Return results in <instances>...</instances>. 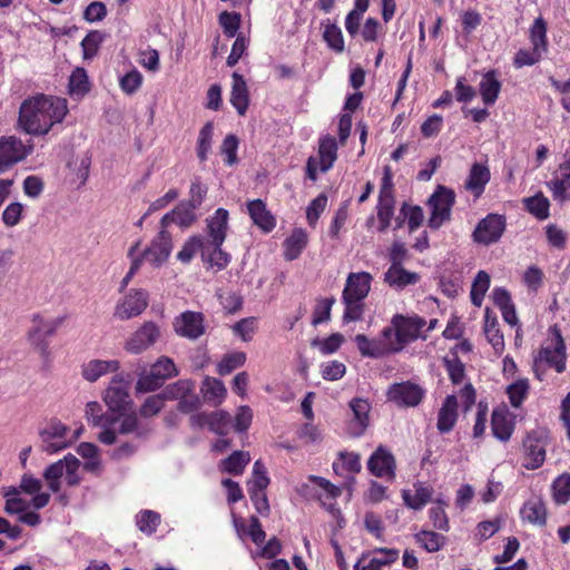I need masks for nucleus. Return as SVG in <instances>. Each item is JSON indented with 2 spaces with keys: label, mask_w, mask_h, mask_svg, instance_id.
I'll use <instances>...</instances> for the list:
<instances>
[{
  "label": "nucleus",
  "mask_w": 570,
  "mask_h": 570,
  "mask_svg": "<svg viewBox=\"0 0 570 570\" xmlns=\"http://www.w3.org/2000/svg\"><path fill=\"white\" fill-rule=\"evenodd\" d=\"M68 112L67 100L59 97L37 95L26 99L19 110L18 124L26 134L46 135L60 124Z\"/></svg>",
  "instance_id": "nucleus-1"
},
{
  "label": "nucleus",
  "mask_w": 570,
  "mask_h": 570,
  "mask_svg": "<svg viewBox=\"0 0 570 570\" xmlns=\"http://www.w3.org/2000/svg\"><path fill=\"white\" fill-rule=\"evenodd\" d=\"M104 401L109 411L118 414L117 431L121 435L134 434L136 439L145 440L153 431L149 422L138 419L137 412L127 413L132 404L129 394V383L122 375H115L105 391Z\"/></svg>",
  "instance_id": "nucleus-2"
},
{
  "label": "nucleus",
  "mask_w": 570,
  "mask_h": 570,
  "mask_svg": "<svg viewBox=\"0 0 570 570\" xmlns=\"http://www.w3.org/2000/svg\"><path fill=\"white\" fill-rule=\"evenodd\" d=\"M454 199L455 195L451 189L443 186L436 188L429 199V206L431 207L430 228L438 229L444 222L450 220Z\"/></svg>",
  "instance_id": "nucleus-3"
},
{
  "label": "nucleus",
  "mask_w": 570,
  "mask_h": 570,
  "mask_svg": "<svg viewBox=\"0 0 570 570\" xmlns=\"http://www.w3.org/2000/svg\"><path fill=\"white\" fill-rule=\"evenodd\" d=\"M86 417L94 426L102 428V431L98 434V440L106 444L111 445L117 441V428H114L118 423L119 417L114 415L104 414L101 412V405L96 402H88L86 405Z\"/></svg>",
  "instance_id": "nucleus-4"
},
{
  "label": "nucleus",
  "mask_w": 570,
  "mask_h": 570,
  "mask_svg": "<svg viewBox=\"0 0 570 570\" xmlns=\"http://www.w3.org/2000/svg\"><path fill=\"white\" fill-rule=\"evenodd\" d=\"M161 336L160 327L155 322H145L126 341L125 350L130 354H141L155 345Z\"/></svg>",
  "instance_id": "nucleus-5"
},
{
  "label": "nucleus",
  "mask_w": 570,
  "mask_h": 570,
  "mask_svg": "<svg viewBox=\"0 0 570 570\" xmlns=\"http://www.w3.org/2000/svg\"><path fill=\"white\" fill-rule=\"evenodd\" d=\"M504 230V216L498 214H489L478 223L472 234V238L473 242L488 246L497 243L501 238Z\"/></svg>",
  "instance_id": "nucleus-6"
},
{
  "label": "nucleus",
  "mask_w": 570,
  "mask_h": 570,
  "mask_svg": "<svg viewBox=\"0 0 570 570\" xmlns=\"http://www.w3.org/2000/svg\"><path fill=\"white\" fill-rule=\"evenodd\" d=\"M166 229L160 227L157 236L138 257L141 262L146 261L151 266L159 267L168 259L173 249V242L170 234Z\"/></svg>",
  "instance_id": "nucleus-7"
},
{
  "label": "nucleus",
  "mask_w": 570,
  "mask_h": 570,
  "mask_svg": "<svg viewBox=\"0 0 570 570\" xmlns=\"http://www.w3.org/2000/svg\"><path fill=\"white\" fill-rule=\"evenodd\" d=\"M424 394L425 391L419 384L410 381L394 383L387 390L389 401L397 406L406 407L417 406L422 402Z\"/></svg>",
  "instance_id": "nucleus-8"
},
{
  "label": "nucleus",
  "mask_w": 570,
  "mask_h": 570,
  "mask_svg": "<svg viewBox=\"0 0 570 570\" xmlns=\"http://www.w3.org/2000/svg\"><path fill=\"white\" fill-rule=\"evenodd\" d=\"M205 318L199 312L186 311L175 317L173 327L177 335L195 341L205 333Z\"/></svg>",
  "instance_id": "nucleus-9"
},
{
  "label": "nucleus",
  "mask_w": 570,
  "mask_h": 570,
  "mask_svg": "<svg viewBox=\"0 0 570 570\" xmlns=\"http://www.w3.org/2000/svg\"><path fill=\"white\" fill-rule=\"evenodd\" d=\"M554 334V341L551 346H542L537 355L548 367H553L558 373L566 370V344L560 330L554 326L551 328Z\"/></svg>",
  "instance_id": "nucleus-10"
},
{
  "label": "nucleus",
  "mask_w": 570,
  "mask_h": 570,
  "mask_svg": "<svg viewBox=\"0 0 570 570\" xmlns=\"http://www.w3.org/2000/svg\"><path fill=\"white\" fill-rule=\"evenodd\" d=\"M547 441L541 432H531L523 441L524 460L523 466L527 470L540 468L546 460Z\"/></svg>",
  "instance_id": "nucleus-11"
},
{
  "label": "nucleus",
  "mask_w": 570,
  "mask_h": 570,
  "mask_svg": "<svg viewBox=\"0 0 570 570\" xmlns=\"http://www.w3.org/2000/svg\"><path fill=\"white\" fill-rule=\"evenodd\" d=\"M148 305V293L144 289L130 291L116 305L115 317L129 320L140 315Z\"/></svg>",
  "instance_id": "nucleus-12"
},
{
  "label": "nucleus",
  "mask_w": 570,
  "mask_h": 570,
  "mask_svg": "<svg viewBox=\"0 0 570 570\" xmlns=\"http://www.w3.org/2000/svg\"><path fill=\"white\" fill-rule=\"evenodd\" d=\"M63 317L43 320L41 316H33V326L29 331L30 342L42 353L48 351L47 337L52 336L63 323Z\"/></svg>",
  "instance_id": "nucleus-13"
},
{
  "label": "nucleus",
  "mask_w": 570,
  "mask_h": 570,
  "mask_svg": "<svg viewBox=\"0 0 570 570\" xmlns=\"http://www.w3.org/2000/svg\"><path fill=\"white\" fill-rule=\"evenodd\" d=\"M30 151L31 148H27L19 138L2 137L0 139V173L23 160Z\"/></svg>",
  "instance_id": "nucleus-14"
},
{
  "label": "nucleus",
  "mask_w": 570,
  "mask_h": 570,
  "mask_svg": "<svg viewBox=\"0 0 570 570\" xmlns=\"http://www.w3.org/2000/svg\"><path fill=\"white\" fill-rule=\"evenodd\" d=\"M425 321L419 316H404L396 314L392 317V325L395 327L396 336L400 338L397 345L404 346L415 341L425 326Z\"/></svg>",
  "instance_id": "nucleus-15"
},
{
  "label": "nucleus",
  "mask_w": 570,
  "mask_h": 570,
  "mask_svg": "<svg viewBox=\"0 0 570 570\" xmlns=\"http://www.w3.org/2000/svg\"><path fill=\"white\" fill-rule=\"evenodd\" d=\"M68 428L60 421H50L39 433L43 443V450L48 453H57L68 446L63 440L67 435Z\"/></svg>",
  "instance_id": "nucleus-16"
},
{
  "label": "nucleus",
  "mask_w": 570,
  "mask_h": 570,
  "mask_svg": "<svg viewBox=\"0 0 570 570\" xmlns=\"http://www.w3.org/2000/svg\"><path fill=\"white\" fill-rule=\"evenodd\" d=\"M367 468L377 478L393 479L395 476L394 455L387 449L379 446L370 456Z\"/></svg>",
  "instance_id": "nucleus-17"
},
{
  "label": "nucleus",
  "mask_w": 570,
  "mask_h": 570,
  "mask_svg": "<svg viewBox=\"0 0 570 570\" xmlns=\"http://www.w3.org/2000/svg\"><path fill=\"white\" fill-rule=\"evenodd\" d=\"M372 279V275L367 272L350 273L342 293V299L364 301L370 293Z\"/></svg>",
  "instance_id": "nucleus-18"
},
{
  "label": "nucleus",
  "mask_w": 570,
  "mask_h": 570,
  "mask_svg": "<svg viewBox=\"0 0 570 570\" xmlns=\"http://www.w3.org/2000/svg\"><path fill=\"white\" fill-rule=\"evenodd\" d=\"M196 210V207H191L188 203L181 202L171 212L163 216L160 227L167 228L171 223L184 228L189 227L197 219Z\"/></svg>",
  "instance_id": "nucleus-19"
},
{
  "label": "nucleus",
  "mask_w": 570,
  "mask_h": 570,
  "mask_svg": "<svg viewBox=\"0 0 570 570\" xmlns=\"http://www.w3.org/2000/svg\"><path fill=\"white\" fill-rule=\"evenodd\" d=\"M229 214L225 208H217L213 216L207 218V235L210 243L223 245L228 230Z\"/></svg>",
  "instance_id": "nucleus-20"
},
{
  "label": "nucleus",
  "mask_w": 570,
  "mask_h": 570,
  "mask_svg": "<svg viewBox=\"0 0 570 570\" xmlns=\"http://www.w3.org/2000/svg\"><path fill=\"white\" fill-rule=\"evenodd\" d=\"M413 489L414 493H412V490H402V499L407 508L419 511L422 510L426 503L433 501L432 495L434 490L432 487L417 481L413 484Z\"/></svg>",
  "instance_id": "nucleus-21"
},
{
  "label": "nucleus",
  "mask_w": 570,
  "mask_h": 570,
  "mask_svg": "<svg viewBox=\"0 0 570 570\" xmlns=\"http://www.w3.org/2000/svg\"><path fill=\"white\" fill-rule=\"evenodd\" d=\"M120 363L117 360H91L81 367L82 377L88 382H96L101 376L118 371Z\"/></svg>",
  "instance_id": "nucleus-22"
},
{
  "label": "nucleus",
  "mask_w": 570,
  "mask_h": 570,
  "mask_svg": "<svg viewBox=\"0 0 570 570\" xmlns=\"http://www.w3.org/2000/svg\"><path fill=\"white\" fill-rule=\"evenodd\" d=\"M491 429L498 440L502 442L510 440L514 430V422L508 410L495 409L492 412Z\"/></svg>",
  "instance_id": "nucleus-23"
},
{
  "label": "nucleus",
  "mask_w": 570,
  "mask_h": 570,
  "mask_svg": "<svg viewBox=\"0 0 570 570\" xmlns=\"http://www.w3.org/2000/svg\"><path fill=\"white\" fill-rule=\"evenodd\" d=\"M419 281L417 273L406 271L403 266H390L384 274V282L397 291L404 289L409 285H415Z\"/></svg>",
  "instance_id": "nucleus-24"
},
{
  "label": "nucleus",
  "mask_w": 570,
  "mask_h": 570,
  "mask_svg": "<svg viewBox=\"0 0 570 570\" xmlns=\"http://www.w3.org/2000/svg\"><path fill=\"white\" fill-rule=\"evenodd\" d=\"M483 332L488 342L492 345L495 354L501 355L505 346L503 334L499 328L497 316L489 308H487L484 312Z\"/></svg>",
  "instance_id": "nucleus-25"
},
{
  "label": "nucleus",
  "mask_w": 570,
  "mask_h": 570,
  "mask_svg": "<svg viewBox=\"0 0 570 570\" xmlns=\"http://www.w3.org/2000/svg\"><path fill=\"white\" fill-rule=\"evenodd\" d=\"M42 489V483L39 479L23 474L20 480L19 490L23 491L27 494L33 495L31 503L35 509L45 508L50 501V494L40 492Z\"/></svg>",
  "instance_id": "nucleus-26"
},
{
  "label": "nucleus",
  "mask_w": 570,
  "mask_h": 570,
  "mask_svg": "<svg viewBox=\"0 0 570 570\" xmlns=\"http://www.w3.org/2000/svg\"><path fill=\"white\" fill-rule=\"evenodd\" d=\"M521 519L533 525L542 527L547 523L546 504L540 498H531L524 502L521 511Z\"/></svg>",
  "instance_id": "nucleus-27"
},
{
  "label": "nucleus",
  "mask_w": 570,
  "mask_h": 570,
  "mask_svg": "<svg viewBox=\"0 0 570 570\" xmlns=\"http://www.w3.org/2000/svg\"><path fill=\"white\" fill-rule=\"evenodd\" d=\"M230 104L238 115L244 116L246 114L249 104L248 89L244 77L237 72L233 73Z\"/></svg>",
  "instance_id": "nucleus-28"
},
{
  "label": "nucleus",
  "mask_w": 570,
  "mask_h": 570,
  "mask_svg": "<svg viewBox=\"0 0 570 570\" xmlns=\"http://www.w3.org/2000/svg\"><path fill=\"white\" fill-rule=\"evenodd\" d=\"M247 209L254 224L265 233L271 232L275 227L276 220L274 216L271 214V212L267 210L266 205L263 200L255 199L249 202L247 205Z\"/></svg>",
  "instance_id": "nucleus-29"
},
{
  "label": "nucleus",
  "mask_w": 570,
  "mask_h": 570,
  "mask_svg": "<svg viewBox=\"0 0 570 570\" xmlns=\"http://www.w3.org/2000/svg\"><path fill=\"white\" fill-rule=\"evenodd\" d=\"M490 170L485 165L475 163L470 169L464 187L475 197H479L484 191V188L490 180Z\"/></svg>",
  "instance_id": "nucleus-30"
},
{
  "label": "nucleus",
  "mask_w": 570,
  "mask_h": 570,
  "mask_svg": "<svg viewBox=\"0 0 570 570\" xmlns=\"http://www.w3.org/2000/svg\"><path fill=\"white\" fill-rule=\"evenodd\" d=\"M223 245L216 243L206 242V246L202 253V259L208 264V267L215 268L216 271L225 269L230 263V255L223 250Z\"/></svg>",
  "instance_id": "nucleus-31"
},
{
  "label": "nucleus",
  "mask_w": 570,
  "mask_h": 570,
  "mask_svg": "<svg viewBox=\"0 0 570 570\" xmlns=\"http://www.w3.org/2000/svg\"><path fill=\"white\" fill-rule=\"evenodd\" d=\"M458 399L455 395H448L438 414V430L441 433L450 432L458 419Z\"/></svg>",
  "instance_id": "nucleus-32"
},
{
  "label": "nucleus",
  "mask_w": 570,
  "mask_h": 570,
  "mask_svg": "<svg viewBox=\"0 0 570 570\" xmlns=\"http://www.w3.org/2000/svg\"><path fill=\"white\" fill-rule=\"evenodd\" d=\"M350 406L354 414V421L351 423L352 433L356 436L363 434L368 425L370 403L363 399H353Z\"/></svg>",
  "instance_id": "nucleus-33"
},
{
  "label": "nucleus",
  "mask_w": 570,
  "mask_h": 570,
  "mask_svg": "<svg viewBox=\"0 0 570 570\" xmlns=\"http://www.w3.org/2000/svg\"><path fill=\"white\" fill-rule=\"evenodd\" d=\"M307 245V234L302 228H295L284 240V257L286 261L296 259Z\"/></svg>",
  "instance_id": "nucleus-34"
},
{
  "label": "nucleus",
  "mask_w": 570,
  "mask_h": 570,
  "mask_svg": "<svg viewBox=\"0 0 570 570\" xmlns=\"http://www.w3.org/2000/svg\"><path fill=\"white\" fill-rule=\"evenodd\" d=\"M318 156L321 170L323 173L333 167L337 158V142L333 136H325L320 139Z\"/></svg>",
  "instance_id": "nucleus-35"
},
{
  "label": "nucleus",
  "mask_w": 570,
  "mask_h": 570,
  "mask_svg": "<svg viewBox=\"0 0 570 570\" xmlns=\"http://www.w3.org/2000/svg\"><path fill=\"white\" fill-rule=\"evenodd\" d=\"M71 454L66 455L63 459L50 464L43 472V478L48 482L51 492L57 493L60 491V479L66 474L69 465V458Z\"/></svg>",
  "instance_id": "nucleus-36"
},
{
  "label": "nucleus",
  "mask_w": 570,
  "mask_h": 570,
  "mask_svg": "<svg viewBox=\"0 0 570 570\" xmlns=\"http://www.w3.org/2000/svg\"><path fill=\"white\" fill-rule=\"evenodd\" d=\"M480 95L485 105H493L501 90V82L498 80L495 71H488L480 82Z\"/></svg>",
  "instance_id": "nucleus-37"
},
{
  "label": "nucleus",
  "mask_w": 570,
  "mask_h": 570,
  "mask_svg": "<svg viewBox=\"0 0 570 570\" xmlns=\"http://www.w3.org/2000/svg\"><path fill=\"white\" fill-rule=\"evenodd\" d=\"M249 461L250 456L248 452L234 451L228 458L222 461L220 468L224 472L238 475L243 473Z\"/></svg>",
  "instance_id": "nucleus-38"
},
{
  "label": "nucleus",
  "mask_w": 570,
  "mask_h": 570,
  "mask_svg": "<svg viewBox=\"0 0 570 570\" xmlns=\"http://www.w3.org/2000/svg\"><path fill=\"white\" fill-rule=\"evenodd\" d=\"M202 392L206 401L219 404L225 399L227 390L220 380L206 377L203 383Z\"/></svg>",
  "instance_id": "nucleus-39"
},
{
  "label": "nucleus",
  "mask_w": 570,
  "mask_h": 570,
  "mask_svg": "<svg viewBox=\"0 0 570 570\" xmlns=\"http://www.w3.org/2000/svg\"><path fill=\"white\" fill-rule=\"evenodd\" d=\"M213 136H214V124L212 121H208L199 130V135H198V139H197L196 151H197V157L202 163L207 160L208 154L212 150Z\"/></svg>",
  "instance_id": "nucleus-40"
},
{
  "label": "nucleus",
  "mask_w": 570,
  "mask_h": 570,
  "mask_svg": "<svg viewBox=\"0 0 570 570\" xmlns=\"http://www.w3.org/2000/svg\"><path fill=\"white\" fill-rule=\"evenodd\" d=\"M490 275L485 271L478 272L473 279L470 297L473 305L480 307L483 303L485 293L490 287Z\"/></svg>",
  "instance_id": "nucleus-41"
},
{
  "label": "nucleus",
  "mask_w": 570,
  "mask_h": 570,
  "mask_svg": "<svg viewBox=\"0 0 570 570\" xmlns=\"http://www.w3.org/2000/svg\"><path fill=\"white\" fill-rule=\"evenodd\" d=\"M6 505L4 511L8 514H21L27 511L30 503L20 497V490L14 487H10L4 491Z\"/></svg>",
  "instance_id": "nucleus-42"
},
{
  "label": "nucleus",
  "mask_w": 570,
  "mask_h": 570,
  "mask_svg": "<svg viewBox=\"0 0 570 570\" xmlns=\"http://www.w3.org/2000/svg\"><path fill=\"white\" fill-rule=\"evenodd\" d=\"M355 343L363 356L373 358L385 356L384 347L380 345L377 338L370 340L364 334H357L355 336Z\"/></svg>",
  "instance_id": "nucleus-43"
},
{
  "label": "nucleus",
  "mask_w": 570,
  "mask_h": 570,
  "mask_svg": "<svg viewBox=\"0 0 570 570\" xmlns=\"http://www.w3.org/2000/svg\"><path fill=\"white\" fill-rule=\"evenodd\" d=\"M160 523V514L153 510H141L136 515V525L138 529L147 534L151 535L157 531V528Z\"/></svg>",
  "instance_id": "nucleus-44"
},
{
  "label": "nucleus",
  "mask_w": 570,
  "mask_h": 570,
  "mask_svg": "<svg viewBox=\"0 0 570 570\" xmlns=\"http://www.w3.org/2000/svg\"><path fill=\"white\" fill-rule=\"evenodd\" d=\"M205 246L206 240L202 236H191L185 242L183 248L177 253V259L187 264L194 258L196 253L200 252L202 254Z\"/></svg>",
  "instance_id": "nucleus-45"
},
{
  "label": "nucleus",
  "mask_w": 570,
  "mask_h": 570,
  "mask_svg": "<svg viewBox=\"0 0 570 570\" xmlns=\"http://www.w3.org/2000/svg\"><path fill=\"white\" fill-rule=\"evenodd\" d=\"M195 384L190 380H179L167 385L160 393L164 400H181L188 393L194 392Z\"/></svg>",
  "instance_id": "nucleus-46"
},
{
  "label": "nucleus",
  "mask_w": 570,
  "mask_h": 570,
  "mask_svg": "<svg viewBox=\"0 0 570 570\" xmlns=\"http://www.w3.org/2000/svg\"><path fill=\"white\" fill-rule=\"evenodd\" d=\"M360 455L356 453H340L337 461L333 462V470L336 474H342L344 471L357 473L361 471Z\"/></svg>",
  "instance_id": "nucleus-47"
},
{
  "label": "nucleus",
  "mask_w": 570,
  "mask_h": 570,
  "mask_svg": "<svg viewBox=\"0 0 570 570\" xmlns=\"http://www.w3.org/2000/svg\"><path fill=\"white\" fill-rule=\"evenodd\" d=\"M415 540L426 551L436 552L443 547L445 537L433 531L422 530L415 534Z\"/></svg>",
  "instance_id": "nucleus-48"
},
{
  "label": "nucleus",
  "mask_w": 570,
  "mask_h": 570,
  "mask_svg": "<svg viewBox=\"0 0 570 570\" xmlns=\"http://www.w3.org/2000/svg\"><path fill=\"white\" fill-rule=\"evenodd\" d=\"M433 503H435V505L429 510L430 520L432 521L433 527L441 531H449V519L444 510L448 502L441 498H436L433 500Z\"/></svg>",
  "instance_id": "nucleus-49"
},
{
  "label": "nucleus",
  "mask_w": 570,
  "mask_h": 570,
  "mask_svg": "<svg viewBox=\"0 0 570 570\" xmlns=\"http://www.w3.org/2000/svg\"><path fill=\"white\" fill-rule=\"evenodd\" d=\"M246 362V354L244 352H233L226 354L217 365L219 375H227L236 368L243 366Z\"/></svg>",
  "instance_id": "nucleus-50"
},
{
  "label": "nucleus",
  "mask_w": 570,
  "mask_h": 570,
  "mask_svg": "<svg viewBox=\"0 0 570 570\" xmlns=\"http://www.w3.org/2000/svg\"><path fill=\"white\" fill-rule=\"evenodd\" d=\"M380 345L384 347L385 355L394 354L403 350L400 338L396 336L395 327L391 324L382 330L380 337H377Z\"/></svg>",
  "instance_id": "nucleus-51"
},
{
  "label": "nucleus",
  "mask_w": 570,
  "mask_h": 570,
  "mask_svg": "<svg viewBox=\"0 0 570 570\" xmlns=\"http://www.w3.org/2000/svg\"><path fill=\"white\" fill-rule=\"evenodd\" d=\"M529 393V381L520 379L507 387V394L513 407H519Z\"/></svg>",
  "instance_id": "nucleus-52"
},
{
  "label": "nucleus",
  "mask_w": 570,
  "mask_h": 570,
  "mask_svg": "<svg viewBox=\"0 0 570 570\" xmlns=\"http://www.w3.org/2000/svg\"><path fill=\"white\" fill-rule=\"evenodd\" d=\"M530 40L532 47H535L543 52L547 51L548 40H547V24L544 20L539 17L534 20L531 29H530Z\"/></svg>",
  "instance_id": "nucleus-53"
},
{
  "label": "nucleus",
  "mask_w": 570,
  "mask_h": 570,
  "mask_svg": "<svg viewBox=\"0 0 570 570\" xmlns=\"http://www.w3.org/2000/svg\"><path fill=\"white\" fill-rule=\"evenodd\" d=\"M323 39L327 43V46L336 52L344 51V38L340 27L334 23H328L325 26L323 32Z\"/></svg>",
  "instance_id": "nucleus-54"
},
{
  "label": "nucleus",
  "mask_w": 570,
  "mask_h": 570,
  "mask_svg": "<svg viewBox=\"0 0 570 570\" xmlns=\"http://www.w3.org/2000/svg\"><path fill=\"white\" fill-rule=\"evenodd\" d=\"M165 383L161 375L156 374L151 368L148 373L141 374L136 382V391L139 393L153 392Z\"/></svg>",
  "instance_id": "nucleus-55"
},
{
  "label": "nucleus",
  "mask_w": 570,
  "mask_h": 570,
  "mask_svg": "<svg viewBox=\"0 0 570 570\" xmlns=\"http://www.w3.org/2000/svg\"><path fill=\"white\" fill-rule=\"evenodd\" d=\"M69 91L71 95L83 96L89 91V81L85 69L77 68L69 78Z\"/></svg>",
  "instance_id": "nucleus-56"
},
{
  "label": "nucleus",
  "mask_w": 570,
  "mask_h": 570,
  "mask_svg": "<svg viewBox=\"0 0 570 570\" xmlns=\"http://www.w3.org/2000/svg\"><path fill=\"white\" fill-rule=\"evenodd\" d=\"M238 144H239L238 138L233 134H229L224 138V140L220 145V153L225 157L224 158L225 165L233 166L238 161V158H237Z\"/></svg>",
  "instance_id": "nucleus-57"
},
{
  "label": "nucleus",
  "mask_w": 570,
  "mask_h": 570,
  "mask_svg": "<svg viewBox=\"0 0 570 570\" xmlns=\"http://www.w3.org/2000/svg\"><path fill=\"white\" fill-rule=\"evenodd\" d=\"M544 52L535 47L532 49H520L513 59V65L517 68H522L525 66H533L539 62Z\"/></svg>",
  "instance_id": "nucleus-58"
},
{
  "label": "nucleus",
  "mask_w": 570,
  "mask_h": 570,
  "mask_svg": "<svg viewBox=\"0 0 570 570\" xmlns=\"http://www.w3.org/2000/svg\"><path fill=\"white\" fill-rule=\"evenodd\" d=\"M104 41V35L98 31L94 30L90 31L81 41V48L83 52L85 59H91L94 58L99 49V46Z\"/></svg>",
  "instance_id": "nucleus-59"
},
{
  "label": "nucleus",
  "mask_w": 570,
  "mask_h": 570,
  "mask_svg": "<svg viewBox=\"0 0 570 570\" xmlns=\"http://www.w3.org/2000/svg\"><path fill=\"white\" fill-rule=\"evenodd\" d=\"M164 401L160 393L148 396L139 407L138 417L148 419L157 415L164 407Z\"/></svg>",
  "instance_id": "nucleus-60"
},
{
  "label": "nucleus",
  "mask_w": 570,
  "mask_h": 570,
  "mask_svg": "<svg viewBox=\"0 0 570 570\" xmlns=\"http://www.w3.org/2000/svg\"><path fill=\"white\" fill-rule=\"evenodd\" d=\"M553 497L557 503L564 504L570 500V474L558 476L552 484Z\"/></svg>",
  "instance_id": "nucleus-61"
},
{
  "label": "nucleus",
  "mask_w": 570,
  "mask_h": 570,
  "mask_svg": "<svg viewBox=\"0 0 570 570\" xmlns=\"http://www.w3.org/2000/svg\"><path fill=\"white\" fill-rule=\"evenodd\" d=\"M230 424V416L225 411L209 413L208 428L216 434L226 435Z\"/></svg>",
  "instance_id": "nucleus-62"
},
{
  "label": "nucleus",
  "mask_w": 570,
  "mask_h": 570,
  "mask_svg": "<svg viewBox=\"0 0 570 570\" xmlns=\"http://www.w3.org/2000/svg\"><path fill=\"white\" fill-rule=\"evenodd\" d=\"M525 206L538 219H546L549 216V200L543 196H533L525 199Z\"/></svg>",
  "instance_id": "nucleus-63"
},
{
  "label": "nucleus",
  "mask_w": 570,
  "mask_h": 570,
  "mask_svg": "<svg viewBox=\"0 0 570 570\" xmlns=\"http://www.w3.org/2000/svg\"><path fill=\"white\" fill-rule=\"evenodd\" d=\"M548 187L552 191L554 199L559 202L570 199V173L564 179H552L548 183Z\"/></svg>",
  "instance_id": "nucleus-64"
}]
</instances>
